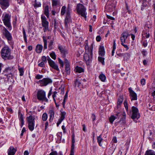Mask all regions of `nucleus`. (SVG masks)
Wrapping results in <instances>:
<instances>
[{"instance_id":"nucleus-1","label":"nucleus","mask_w":155,"mask_h":155,"mask_svg":"<svg viewBox=\"0 0 155 155\" xmlns=\"http://www.w3.org/2000/svg\"><path fill=\"white\" fill-rule=\"evenodd\" d=\"M1 56L4 60H11L14 58V56L11 54V49L8 46H4L0 52Z\"/></svg>"},{"instance_id":"nucleus-2","label":"nucleus","mask_w":155,"mask_h":155,"mask_svg":"<svg viewBox=\"0 0 155 155\" xmlns=\"http://www.w3.org/2000/svg\"><path fill=\"white\" fill-rule=\"evenodd\" d=\"M35 118L34 116L30 115L26 118L28 127L31 131H32L34 129Z\"/></svg>"},{"instance_id":"nucleus-3","label":"nucleus","mask_w":155,"mask_h":155,"mask_svg":"<svg viewBox=\"0 0 155 155\" xmlns=\"http://www.w3.org/2000/svg\"><path fill=\"white\" fill-rule=\"evenodd\" d=\"M37 98L38 100L48 102V99L46 97V92L43 90H40L38 91L37 94Z\"/></svg>"},{"instance_id":"nucleus-4","label":"nucleus","mask_w":155,"mask_h":155,"mask_svg":"<svg viewBox=\"0 0 155 155\" xmlns=\"http://www.w3.org/2000/svg\"><path fill=\"white\" fill-rule=\"evenodd\" d=\"M2 35L4 36L8 41V42L10 45H13V42L12 41V38L11 34L5 28L2 30Z\"/></svg>"},{"instance_id":"nucleus-5","label":"nucleus","mask_w":155,"mask_h":155,"mask_svg":"<svg viewBox=\"0 0 155 155\" xmlns=\"http://www.w3.org/2000/svg\"><path fill=\"white\" fill-rule=\"evenodd\" d=\"M91 52L89 53L85 52L84 56V60L87 65H89L91 62L92 57L93 47L90 48Z\"/></svg>"},{"instance_id":"nucleus-6","label":"nucleus","mask_w":155,"mask_h":155,"mask_svg":"<svg viewBox=\"0 0 155 155\" xmlns=\"http://www.w3.org/2000/svg\"><path fill=\"white\" fill-rule=\"evenodd\" d=\"M76 10L79 14L81 15L85 19L86 18V15L87 14L86 12V9L82 4H78L77 6Z\"/></svg>"},{"instance_id":"nucleus-7","label":"nucleus","mask_w":155,"mask_h":155,"mask_svg":"<svg viewBox=\"0 0 155 155\" xmlns=\"http://www.w3.org/2000/svg\"><path fill=\"white\" fill-rule=\"evenodd\" d=\"M132 114L131 118L133 119L137 118V119L140 117V115L139 113V110L137 107L132 106L131 107Z\"/></svg>"},{"instance_id":"nucleus-8","label":"nucleus","mask_w":155,"mask_h":155,"mask_svg":"<svg viewBox=\"0 0 155 155\" xmlns=\"http://www.w3.org/2000/svg\"><path fill=\"white\" fill-rule=\"evenodd\" d=\"M129 35H130L128 34L127 32L124 31L121 35L120 38V40L121 42V44L126 48L127 50L129 49V47L127 45L124 44V43H125L126 40Z\"/></svg>"},{"instance_id":"nucleus-9","label":"nucleus","mask_w":155,"mask_h":155,"mask_svg":"<svg viewBox=\"0 0 155 155\" xmlns=\"http://www.w3.org/2000/svg\"><path fill=\"white\" fill-rule=\"evenodd\" d=\"M52 80L49 78H45L38 81V83L41 86H45L48 84L52 83Z\"/></svg>"},{"instance_id":"nucleus-10","label":"nucleus","mask_w":155,"mask_h":155,"mask_svg":"<svg viewBox=\"0 0 155 155\" xmlns=\"http://www.w3.org/2000/svg\"><path fill=\"white\" fill-rule=\"evenodd\" d=\"M129 92V96L131 101H136L137 100V95L134 91L132 90L131 87H130L128 89Z\"/></svg>"},{"instance_id":"nucleus-11","label":"nucleus","mask_w":155,"mask_h":155,"mask_svg":"<svg viewBox=\"0 0 155 155\" xmlns=\"http://www.w3.org/2000/svg\"><path fill=\"white\" fill-rule=\"evenodd\" d=\"M10 0H0V5L3 9L7 8L9 6Z\"/></svg>"},{"instance_id":"nucleus-12","label":"nucleus","mask_w":155,"mask_h":155,"mask_svg":"<svg viewBox=\"0 0 155 155\" xmlns=\"http://www.w3.org/2000/svg\"><path fill=\"white\" fill-rule=\"evenodd\" d=\"M13 71V67L12 66L8 67L4 71L5 73H6L5 75L9 77L12 76Z\"/></svg>"},{"instance_id":"nucleus-13","label":"nucleus","mask_w":155,"mask_h":155,"mask_svg":"<svg viewBox=\"0 0 155 155\" xmlns=\"http://www.w3.org/2000/svg\"><path fill=\"white\" fill-rule=\"evenodd\" d=\"M58 48L62 54V57L65 58L66 54L67 53V50L65 47L61 45H59L58 46Z\"/></svg>"},{"instance_id":"nucleus-14","label":"nucleus","mask_w":155,"mask_h":155,"mask_svg":"<svg viewBox=\"0 0 155 155\" xmlns=\"http://www.w3.org/2000/svg\"><path fill=\"white\" fill-rule=\"evenodd\" d=\"M17 150L14 148L13 146H10L8 150V155H15Z\"/></svg>"},{"instance_id":"nucleus-15","label":"nucleus","mask_w":155,"mask_h":155,"mask_svg":"<svg viewBox=\"0 0 155 155\" xmlns=\"http://www.w3.org/2000/svg\"><path fill=\"white\" fill-rule=\"evenodd\" d=\"M48 21L46 20H42V26L44 27V32H45L48 28Z\"/></svg>"},{"instance_id":"nucleus-16","label":"nucleus","mask_w":155,"mask_h":155,"mask_svg":"<svg viewBox=\"0 0 155 155\" xmlns=\"http://www.w3.org/2000/svg\"><path fill=\"white\" fill-rule=\"evenodd\" d=\"M74 86L75 87H77L79 88H80L82 86L81 81H80L78 78H77L75 80Z\"/></svg>"},{"instance_id":"nucleus-17","label":"nucleus","mask_w":155,"mask_h":155,"mask_svg":"<svg viewBox=\"0 0 155 155\" xmlns=\"http://www.w3.org/2000/svg\"><path fill=\"white\" fill-rule=\"evenodd\" d=\"M84 45H85V52L87 53H89L91 52L90 48L92 46L93 48V45L91 44V46L89 47L88 45V41L87 40H86L85 41V42L84 43Z\"/></svg>"},{"instance_id":"nucleus-18","label":"nucleus","mask_w":155,"mask_h":155,"mask_svg":"<svg viewBox=\"0 0 155 155\" xmlns=\"http://www.w3.org/2000/svg\"><path fill=\"white\" fill-rule=\"evenodd\" d=\"M49 64L51 67L55 70L58 71H59L58 66L53 61L50 62V63H49Z\"/></svg>"},{"instance_id":"nucleus-19","label":"nucleus","mask_w":155,"mask_h":155,"mask_svg":"<svg viewBox=\"0 0 155 155\" xmlns=\"http://www.w3.org/2000/svg\"><path fill=\"white\" fill-rule=\"evenodd\" d=\"M48 113L50 117L49 121L50 122H52L54 116V112L53 109H51L49 110Z\"/></svg>"},{"instance_id":"nucleus-20","label":"nucleus","mask_w":155,"mask_h":155,"mask_svg":"<svg viewBox=\"0 0 155 155\" xmlns=\"http://www.w3.org/2000/svg\"><path fill=\"white\" fill-rule=\"evenodd\" d=\"M115 6L113 4L108 5L105 6L106 10L109 12L112 11L114 9Z\"/></svg>"},{"instance_id":"nucleus-21","label":"nucleus","mask_w":155,"mask_h":155,"mask_svg":"<svg viewBox=\"0 0 155 155\" xmlns=\"http://www.w3.org/2000/svg\"><path fill=\"white\" fill-rule=\"evenodd\" d=\"M43 48V46L42 45L38 44L36 47L35 51L36 52L38 53H41Z\"/></svg>"},{"instance_id":"nucleus-22","label":"nucleus","mask_w":155,"mask_h":155,"mask_svg":"<svg viewBox=\"0 0 155 155\" xmlns=\"http://www.w3.org/2000/svg\"><path fill=\"white\" fill-rule=\"evenodd\" d=\"M99 54L102 56H104L105 54V51L104 48L103 46H100L99 50L98 51Z\"/></svg>"},{"instance_id":"nucleus-23","label":"nucleus","mask_w":155,"mask_h":155,"mask_svg":"<svg viewBox=\"0 0 155 155\" xmlns=\"http://www.w3.org/2000/svg\"><path fill=\"white\" fill-rule=\"evenodd\" d=\"M123 101V97L122 96H120L119 97L117 102V109L120 107V105L122 104Z\"/></svg>"},{"instance_id":"nucleus-24","label":"nucleus","mask_w":155,"mask_h":155,"mask_svg":"<svg viewBox=\"0 0 155 155\" xmlns=\"http://www.w3.org/2000/svg\"><path fill=\"white\" fill-rule=\"evenodd\" d=\"M4 25L8 28L9 30L11 29V26L10 22V20H3Z\"/></svg>"},{"instance_id":"nucleus-25","label":"nucleus","mask_w":155,"mask_h":155,"mask_svg":"<svg viewBox=\"0 0 155 155\" xmlns=\"http://www.w3.org/2000/svg\"><path fill=\"white\" fill-rule=\"evenodd\" d=\"M74 71L79 73L83 72L84 71V69L83 68L78 66L76 67L75 68Z\"/></svg>"},{"instance_id":"nucleus-26","label":"nucleus","mask_w":155,"mask_h":155,"mask_svg":"<svg viewBox=\"0 0 155 155\" xmlns=\"http://www.w3.org/2000/svg\"><path fill=\"white\" fill-rule=\"evenodd\" d=\"M71 19V12L69 8H67L66 12V16L65 19Z\"/></svg>"},{"instance_id":"nucleus-27","label":"nucleus","mask_w":155,"mask_h":155,"mask_svg":"<svg viewBox=\"0 0 155 155\" xmlns=\"http://www.w3.org/2000/svg\"><path fill=\"white\" fill-rule=\"evenodd\" d=\"M2 17L3 19H10L11 15L9 13H4L2 15Z\"/></svg>"},{"instance_id":"nucleus-28","label":"nucleus","mask_w":155,"mask_h":155,"mask_svg":"<svg viewBox=\"0 0 155 155\" xmlns=\"http://www.w3.org/2000/svg\"><path fill=\"white\" fill-rule=\"evenodd\" d=\"M44 13L48 18H49V6L48 5L45 6L44 8Z\"/></svg>"},{"instance_id":"nucleus-29","label":"nucleus","mask_w":155,"mask_h":155,"mask_svg":"<svg viewBox=\"0 0 155 155\" xmlns=\"http://www.w3.org/2000/svg\"><path fill=\"white\" fill-rule=\"evenodd\" d=\"M65 71L67 74L69 75L70 73V64H66L65 65Z\"/></svg>"},{"instance_id":"nucleus-30","label":"nucleus","mask_w":155,"mask_h":155,"mask_svg":"<svg viewBox=\"0 0 155 155\" xmlns=\"http://www.w3.org/2000/svg\"><path fill=\"white\" fill-rule=\"evenodd\" d=\"M18 117L20 122H25L23 115L20 112H18Z\"/></svg>"},{"instance_id":"nucleus-31","label":"nucleus","mask_w":155,"mask_h":155,"mask_svg":"<svg viewBox=\"0 0 155 155\" xmlns=\"http://www.w3.org/2000/svg\"><path fill=\"white\" fill-rule=\"evenodd\" d=\"M120 124L124 125L126 123V120L125 117H122L120 120L118 122Z\"/></svg>"},{"instance_id":"nucleus-32","label":"nucleus","mask_w":155,"mask_h":155,"mask_svg":"<svg viewBox=\"0 0 155 155\" xmlns=\"http://www.w3.org/2000/svg\"><path fill=\"white\" fill-rule=\"evenodd\" d=\"M145 155H155V152L152 150H147Z\"/></svg>"},{"instance_id":"nucleus-33","label":"nucleus","mask_w":155,"mask_h":155,"mask_svg":"<svg viewBox=\"0 0 155 155\" xmlns=\"http://www.w3.org/2000/svg\"><path fill=\"white\" fill-rule=\"evenodd\" d=\"M99 78L100 80L102 82H105L106 79V77L103 74H101L99 76Z\"/></svg>"},{"instance_id":"nucleus-34","label":"nucleus","mask_w":155,"mask_h":155,"mask_svg":"<svg viewBox=\"0 0 155 155\" xmlns=\"http://www.w3.org/2000/svg\"><path fill=\"white\" fill-rule=\"evenodd\" d=\"M57 94V92L56 91L53 92V94L52 95V97L54 102H55V101H57V100H59V101H60L59 98H56Z\"/></svg>"},{"instance_id":"nucleus-35","label":"nucleus","mask_w":155,"mask_h":155,"mask_svg":"<svg viewBox=\"0 0 155 155\" xmlns=\"http://www.w3.org/2000/svg\"><path fill=\"white\" fill-rule=\"evenodd\" d=\"M43 41L44 43V49H46L47 48V41L46 38L45 36H43L42 38Z\"/></svg>"},{"instance_id":"nucleus-36","label":"nucleus","mask_w":155,"mask_h":155,"mask_svg":"<svg viewBox=\"0 0 155 155\" xmlns=\"http://www.w3.org/2000/svg\"><path fill=\"white\" fill-rule=\"evenodd\" d=\"M23 34V38L25 42L27 43V35L26 34L25 29L24 28H23L22 29Z\"/></svg>"},{"instance_id":"nucleus-37","label":"nucleus","mask_w":155,"mask_h":155,"mask_svg":"<svg viewBox=\"0 0 155 155\" xmlns=\"http://www.w3.org/2000/svg\"><path fill=\"white\" fill-rule=\"evenodd\" d=\"M103 140V139L102 138L101 135H100L97 137V142L99 145L100 146H102V144H101V142Z\"/></svg>"},{"instance_id":"nucleus-38","label":"nucleus","mask_w":155,"mask_h":155,"mask_svg":"<svg viewBox=\"0 0 155 155\" xmlns=\"http://www.w3.org/2000/svg\"><path fill=\"white\" fill-rule=\"evenodd\" d=\"M52 5L53 6H57L59 2V0H51Z\"/></svg>"},{"instance_id":"nucleus-39","label":"nucleus","mask_w":155,"mask_h":155,"mask_svg":"<svg viewBox=\"0 0 155 155\" xmlns=\"http://www.w3.org/2000/svg\"><path fill=\"white\" fill-rule=\"evenodd\" d=\"M48 118V115L46 113L43 114L42 116V119L43 121H46Z\"/></svg>"},{"instance_id":"nucleus-40","label":"nucleus","mask_w":155,"mask_h":155,"mask_svg":"<svg viewBox=\"0 0 155 155\" xmlns=\"http://www.w3.org/2000/svg\"><path fill=\"white\" fill-rule=\"evenodd\" d=\"M54 43V41L53 40H51V41L49 42L48 45V49L49 50H52L53 49V44Z\"/></svg>"},{"instance_id":"nucleus-41","label":"nucleus","mask_w":155,"mask_h":155,"mask_svg":"<svg viewBox=\"0 0 155 155\" xmlns=\"http://www.w3.org/2000/svg\"><path fill=\"white\" fill-rule=\"evenodd\" d=\"M35 8H37L41 7V3L37 1V0H35V4H33Z\"/></svg>"},{"instance_id":"nucleus-42","label":"nucleus","mask_w":155,"mask_h":155,"mask_svg":"<svg viewBox=\"0 0 155 155\" xmlns=\"http://www.w3.org/2000/svg\"><path fill=\"white\" fill-rule=\"evenodd\" d=\"M66 114V113L65 112L63 111L61 112V117L60 119L63 121L65 118Z\"/></svg>"},{"instance_id":"nucleus-43","label":"nucleus","mask_w":155,"mask_h":155,"mask_svg":"<svg viewBox=\"0 0 155 155\" xmlns=\"http://www.w3.org/2000/svg\"><path fill=\"white\" fill-rule=\"evenodd\" d=\"M117 118V117L114 115H112L109 118L110 122L111 124L113 123L114 120Z\"/></svg>"},{"instance_id":"nucleus-44","label":"nucleus","mask_w":155,"mask_h":155,"mask_svg":"<svg viewBox=\"0 0 155 155\" xmlns=\"http://www.w3.org/2000/svg\"><path fill=\"white\" fill-rule=\"evenodd\" d=\"M50 57L54 60H55L56 58V56L54 52L53 51L50 54Z\"/></svg>"},{"instance_id":"nucleus-45","label":"nucleus","mask_w":155,"mask_h":155,"mask_svg":"<svg viewBox=\"0 0 155 155\" xmlns=\"http://www.w3.org/2000/svg\"><path fill=\"white\" fill-rule=\"evenodd\" d=\"M66 6H63L61 9V15H64L66 12Z\"/></svg>"},{"instance_id":"nucleus-46","label":"nucleus","mask_w":155,"mask_h":155,"mask_svg":"<svg viewBox=\"0 0 155 155\" xmlns=\"http://www.w3.org/2000/svg\"><path fill=\"white\" fill-rule=\"evenodd\" d=\"M18 70L19 71V72L20 73V76H22L24 74V68H19Z\"/></svg>"},{"instance_id":"nucleus-47","label":"nucleus","mask_w":155,"mask_h":155,"mask_svg":"<svg viewBox=\"0 0 155 155\" xmlns=\"http://www.w3.org/2000/svg\"><path fill=\"white\" fill-rule=\"evenodd\" d=\"M104 58L103 57H98V61H99L100 62H101L103 65L104 64Z\"/></svg>"},{"instance_id":"nucleus-48","label":"nucleus","mask_w":155,"mask_h":155,"mask_svg":"<svg viewBox=\"0 0 155 155\" xmlns=\"http://www.w3.org/2000/svg\"><path fill=\"white\" fill-rule=\"evenodd\" d=\"M58 62L60 64V67L63 68L64 67V62L63 61L59 58H58Z\"/></svg>"},{"instance_id":"nucleus-49","label":"nucleus","mask_w":155,"mask_h":155,"mask_svg":"<svg viewBox=\"0 0 155 155\" xmlns=\"http://www.w3.org/2000/svg\"><path fill=\"white\" fill-rule=\"evenodd\" d=\"M117 55L119 57H122V56L124 57V59L127 60V59H125V57L126 56V55H127V54H126V53H119V54L117 53Z\"/></svg>"},{"instance_id":"nucleus-50","label":"nucleus","mask_w":155,"mask_h":155,"mask_svg":"<svg viewBox=\"0 0 155 155\" xmlns=\"http://www.w3.org/2000/svg\"><path fill=\"white\" fill-rule=\"evenodd\" d=\"M75 142V139H72V144L71 149L74 150V143Z\"/></svg>"},{"instance_id":"nucleus-51","label":"nucleus","mask_w":155,"mask_h":155,"mask_svg":"<svg viewBox=\"0 0 155 155\" xmlns=\"http://www.w3.org/2000/svg\"><path fill=\"white\" fill-rule=\"evenodd\" d=\"M43 77V76L42 75L37 74L35 76V78L37 79H39L42 78Z\"/></svg>"},{"instance_id":"nucleus-52","label":"nucleus","mask_w":155,"mask_h":155,"mask_svg":"<svg viewBox=\"0 0 155 155\" xmlns=\"http://www.w3.org/2000/svg\"><path fill=\"white\" fill-rule=\"evenodd\" d=\"M47 58L45 56H43L41 58V60L42 61H43V62H45V63H46L47 62Z\"/></svg>"},{"instance_id":"nucleus-53","label":"nucleus","mask_w":155,"mask_h":155,"mask_svg":"<svg viewBox=\"0 0 155 155\" xmlns=\"http://www.w3.org/2000/svg\"><path fill=\"white\" fill-rule=\"evenodd\" d=\"M38 65L40 67H44L45 66V64L44 62L43 61H41V63H39L38 64Z\"/></svg>"},{"instance_id":"nucleus-54","label":"nucleus","mask_w":155,"mask_h":155,"mask_svg":"<svg viewBox=\"0 0 155 155\" xmlns=\"http://www.w3.org/2000/svg\"><path fill=\"white\" fill-rule=\"evenodd\" d=\"M140 83L142 85H145V83H146L145 79L143 78L141 79L140 81Z\"/></svg>"},{"instance_id":"nucleus-55","label":"nucleus","mask_w":155,"mask_h":155,"mask_svg":"<svg viewBox=\"0 0 155 155\" xmlns=\"http://www.w3.org/2000/svg\"><path fill=\"white\" fill-rule=\"evenodd\" d=\"M26 131L25 129V127H23L21 130V136H23L24 133Z\"/></svg>"},{"instance_id":"nucleus-56","label":"nucleus","mask_w":155,"mask_h":155,"mask_svg":"<svg viewBox=\"0 0 155 155\" xmlns=\"http://www.w3.org/2000/svg\"><path fill=\"white\" fill-rule=\"evenodd\" d=\"M49 155H58L57 152L56 151H54L51 152Z\"/></svg>"},{"instance_id":"nucleus-57","label":"nucleus","mask_w":155,"mask_h":155,"mask_svg":"<svg viewBox=\"0 0 155 155\" xmlns=\"http://www.w3.org/2000/svg\"><path fill=\"white\" fill-rule=\"evenodd\" d=\"M101 39V38L100 35L97 36L96 38V40L97 41H100Z\"/></svg>"},{"instance_id":"nucleus-58","label":"nucleus","mask_w":155,"mask_h":155,"mask_svg":"<svg viewBox=\"0 0 155 155\" xmlns=\"http://www.w3.org/2000/svg\"><path fill=\"white\" fill-rule=\"evenodd\" d=\"M52 88H51L50 91H49V93L48 94V98H49L50 96L52 94Z\"/></svg>"},{"instance_id":"nucleus-59","label":"nucleus","mask_w":155,"mask_h":155,"mask_svg":"<svg viewBox=\"0 0 155 155\" xmlns=\"http://www.w3.org/2000/svg\"><path fill=\"white\" fill-rule=\"evenodd\" d=\"M144 35L146 38H149L150 36V34L148 32H147L146 33H145Z\"/></svg>"},{"instance_id":"nucleus-60","label":"nucleus","mask_w":155,"mask_h":155,"mask_svg":"<svg viewBox=\"0 0 155 155\" xmlns=\"http://www.w3.org/2000/svg\"><path fill=\"white\" fill-rule=\"evenodd\" d=\"M124 105L125 107H128L127 101V100H125L124 102Z\"/></svg>"},{"instance_id":"nucleus-61","label":"nucleus","mask_w":155,"mask_h":155,"mask_svg":"<svg viewBox=\"0 0 155 155\" xmlns=\"http://www.w3.org/2000/svg\"><path fill=\"white\" fill-rule=\"evenodd\" d=\"M47 58L48 64L53 61V60H52L48 56H47Z\"/></svg>"},{"instance_id":"nucleus-62","label":"nucleus","mask_w":155,"mask_h":155,"mask_svg":"<svg viewBox=\"0 0 155 155\" xmlns=\"http://www.w3.org/2000/svg\"><path fill=\"white\" fill-rule=\"evenodd\" d=\"M57 135L58 137L60 139H61V137H62V133H58L57 134Z\"/></svg>"},{"instance_id":"nucleus-63","label":"nucleus","mask_w":155,"mask_h":155,"mask_svg":"<svg viewBox=\"0 0 155 155\" xmlns=\"http://www.w3.org/2000/svg\"><path fill=\"white\" fill-rule=\"evenodd\" d=\"M7 111H10L11 113H12L13 112V110L11 108H9V107H7Z\"/></svg>"},{"instance_id":"nucleus-64","label":"nucleus","mask_w":155,"mask_h":155,"mask_svg":"<svg viewBox=\"0 0 155 155\" xmlns=\"http://www.w3.org/2000/svg\"><path fill=\"white\" fill-rule=\"evenodd\" d=\"M74 150L71 149L70 153L69 155H74Z\"/></svg>"}]
</instances>
